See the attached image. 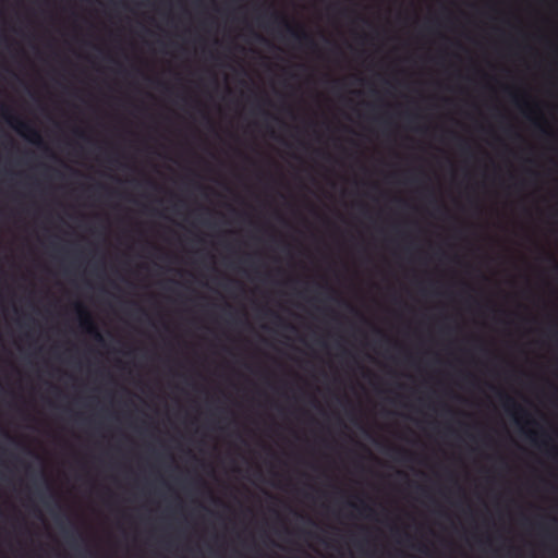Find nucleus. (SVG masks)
I'll return each mask as SVG.
<instances>
[{
	"label": "nucleus",
	"mask_w": 558,
	"mask_h": 558,
	"mask_svg": "<svg viewBox=\"0 0 558 558\" xmlns=\"http://www.w3.org/2000/svg\"><path fill=\"white\" fill-rule=\"evenodd\" d=\"M0 113L19 134L31 143L37 146H41L44 144L39 131L29 122L11 114V110L3 104H0Z\"/></svg>",
	"instance_id": "f257e3e1"
},
{
	"label": "nucleus",
	"mask_w": 558,
	"mask_h": 558,
	"mask_svg": "<svg viewBox=\"0 0 558 558\" xmlns=\"http://www.w3.org/2000/svg\"><path fill=\"white\" fill-rule=\"evenodd\" d=\"M271 17L276 23L283 26L286 28V31L290 34V36L292 38H294L296 41H299L300 44L308 46L311 48L316 47V44L313 40V38L311 37V35L308 33H306L301 27L292 26L286 16L277 13V12H272Z\"/></svg>",
	"instance_id": "f03ea898"
},
{
	"label": "nucleus",
	"mask_w": 558,
	"mask_h": 558,
	"mask_svg": "<svg viewBox=\"0 0 558 558\" xmlns=\"http://www.w3.org/2000/svg\"><path fill=\"white\" fill-rule=\"evenodd\" d=\"M74 308L78 315L80 326L82 329L93 336L96 341L102 342L104 338L95 325L93 317L87 308L82 303H76Z\"/></svg>",
	"instance_id": "7ed1b4c3"
},
{
	"label": "nucleus",
	"mask_w": 558,
	"mask_h": 558,
	"mask_svg": "<svg viewBox=\"0 0 558 558\" xmlns=\"http://www.w3.org/2000/svg\"><path fill=\"white\" fill-rule=\"evenodd\" d=\"M500 398L504 401V407L507 411H510L511 409L514 410H522L512 398H510L508 395L501 393Z\"/></svg>",
	"instance_id": "20e7f679"
},
{
	"label": "nucleus",
	"mask_w": 558,
	"mask_h": 558,
	"mask_svg": "<svg viewBox=\"0 0 558 558\" xmlns=\"http://www.w3.org/2000/svg\"><path fill=\"white\" fill-rule=\"evenodd\" d=\"M362 512H368V515H371L374 511L373 509L366 505L365 502H362L360 507H357Z\"/></svg>",
	"instance_id": "39448f33"
},
{
	"label": "nucleus",
	"mask_w": 558,
	"mask_h": 558,
	"mask_svg": "<svg viewBox=\"0 0 558 558\" xmlns=\"http://www.w3.org/2000/svg\"><path fill=\"white\" fill-rule=\"evenodd\" d=\"M548 259L553 263L554 269L558 271V263L553 255H547Z\"/></svg>",
	"instance_id": "423d86ee"
},
{
	"label": "nucleus",
	"mask_w": 558,
	"mask_h": 558,
	"mask_svg": "<svg viewBox=\"0 0 558 558\" xmlns=\"http://www.w3.org/2000/svg\"><path fill=\"white\" fill-rule=\"evenodd\" d=\"M536 435H537V434H536V433H534V432H531V433H529V434H527L529 438H530L532 441H535V442H536V438H535V437H536Z\"/></svg>",
	"instance_id": "0eeeda50"
},
{
	"label": "nucleus",
	"mask_w": 558,
	"mask_h": 558,
	"mask_svg": "<svg viewBox=\"0 0 558 558\" xmlns=\"http://www.w3.org/2000/svg\"><path fill=\"white\" fill-rule=\"evenodd\" d=\"M399 452H401L403 457H410V454H408L404 450H399Z\"/></svg>",
	"instance_id": "6e6552de"
},
{
	"label": "nucleus",
	"mask_w": 558,
	"mask_h": 558,
	"mask_svg": "<svg viewBox=\"0 0 558 558\" xmlns=\"http://www.w3.org/2000/svg\"><path fill=\"white\" fill-rule=\"evenodd\" d=\"M272 316H275L276 318H278L279 322H282V319L279 317V315H276V313H272Z\"/></svg>",
	"instance_id": "1a4fd4ad"
},
{
	"label": "nucleus",
	"mask_w": 558,
	"mask_h": 558,
	"mask_svg": "<svg viewBox=\"0 0 558 558\" xmlns=\"http://www.w3.org/2000/svg\"><path fill=\"white\" fill-rule=\"evenodd\" d=\"M272 316H275L276 318H278L279 322H282V319L279 317V315H276V313H272Z\"/></svg>",
	"instance_id": "9d476101"
},
{
	"label": "nucleus",
	"mask_w": 558,
	"mask_h": 558,
	"mask_svg": "<svg viewBox=\"0 0 558 558\" xmlns=\"http://www.w3.org/2000/svg\"><path fill=\"white\" fill-rule=\"evenodd\" d=\"M541 131L546 133V134L548 133L547 130L545 128H543V126H541Z\"/></svg>",
	"instance_id": "9b49d317"
}]
</instances>
